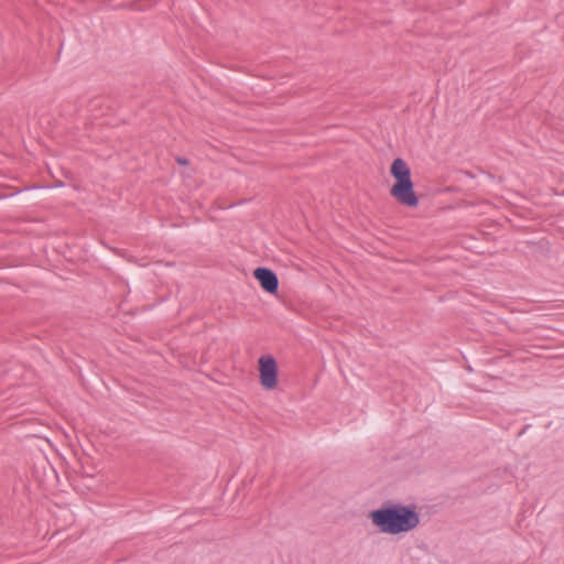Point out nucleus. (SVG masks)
Wrapping results in <instances>:
<instances>
[{"instance_id": "obj_1", "label": "nucleus", "mask_w": 564, "mask_h": 564, "mask_svg": "<svg viewBox=\"0 0 564 564\" xmlns=\"http://www.w3.org/2000/svg\"><path fill=\"white\" fill-rule=\"evenodd\" d=\"M369 518L380 532L400 534L415 529L420 523V516L414 506L388 503L370 512Z\"/></svg>"}, {"instance_id": "obj_3", "label": "nucleus", "mask_w": 564, "mask_h": 564, "mask_svg": "<svg viewBox=\"0 0 564 564\" xmlns=\"http://www.w3.org/2000/svg\"><path fill=\"white\" fill-rule=\"evenodd\" d=\"M259 372L260 383L267 389L271 390L278 383V365L272 356L265 355L259 358Z\"/></svg>"}, {"instance_id": "obj_4", "label": "nucleus", "mask_w": 564, "mask_h": 564, "mask_svg": "<svg viewBox=\"0 0 564 564\" xmlns=\"http://www.w3.org/2000/svg\"><path fill=\"white\" fill-rule=\"evenodd\" d=\"M254 279L260 283L261 288L270 293L275 294L279 289V279L275 272L268 268H257L253 271Z\"/></svg>"}, {"instance_id": "obj_5", "label": "nucleus", "mask_w": 564, "mask_h": 564, "mask_svg": "<svg viewBox=\"0 0 564 564\" xmlns=\"http://www.w3.org/2000/svg\"><path fill=\"white\" fill-rule=\"evenodd\" d=\"M176 162L180 164V165H187L188 164V160L185 159V158H177L176 159Z\"/></svg>"}, {"instance_id": "obj_2", "label": "nucleus", "mask_w": 564, "mask_h": 564, "mask_svg": "<svg viewBox=\"0 0 564 564\" xmlns=\"http://www.w3.org/2000/svg\"><path fill=\"white\" fill-rule=\"evenodd\" d=\"M390 173L395 180V183L390 188V195L402 206L417 207L419 197L414 192V184L411 180V170L408 163L401 158L394 159Z\"/></svg>"}]
</instances>
